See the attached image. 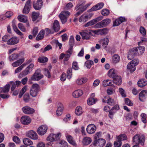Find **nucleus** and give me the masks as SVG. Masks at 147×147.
Returning <instances> with one entry per match:
<instances>
[{
  "instance_id": "obj_1",
  "label": "nucleus",
  "mask_w": 147,
  "mask_h": 147,
  "mask_svg": "<svg viewBox=\"0 0 147 147\" xmlns=\"http://www.w3.org/2000/svg\"><path fill=\"white\" fill-rule=\"evenodd\" d=\"M69 48L66 52L65 57L64 58V61H67L73 52V46L74 45V37L73 36H70L69 41Z\"/></svg>"
},
{
  "instance_id": "obj_2",
  "label": "nucleus",
  "mask_w": 147,
  "mask_h": 147,
  "mask_svg": "<svg viewBox=\"0 0 147 147\" xmlns=\"http://www.w3.org/2000/svg\"><path fill=\"white\" fill-rule=\"evenodd\" d=\"M145 137L144 135L137 134L133 138V141L137 144L134 146L133 147H139L138 145L140 143L142 145H144L145 141Z\"/></svg>"
},
{
  "instance_id": "obj_3",
  "label": "nucleus",
  "mask_w": 147,
  "mask_h": 147,
  "mask_svg": "<svg viewBox=\"0 0 147 147\" xmlns=\"http://www.w3.org/2000/svg\"><path fill=\"white\" fill-rule=\"evenodd\" d=\"M90 5L91 3H88L85 5L82 4L78 5L76 7L75 9L78 11L75 14V16H78L80 15L86 10Z\"/></svg>"
},
{
  "instance_id": "obj_4",
  "label": "nucleus",
  "mask_w": 147,
  "mask_h": 147,
  "mask_svg": "<svg viewBox=\"0 0 147 147\" xmlns=\"http://www.w3.org/2000/svg\"><path fill=\"white\" fill-rule=\"evenodd\" d=\"M111 21L110 19L107 18L103 20L101 22L97 23L95 26L96 28H101L106 27L111 22Z\"/></svg>"
},
{
  "instance_id": "obj_5",
  "label": "nucleus",
  "mask_w": 147,
  "mask_h": 147,
  "mask_svg": "<svg viewBox=\"0 0 147 147\" xmlns=\"http://www.w3.org/2000/svg\"><path fill=\"white\" fill-rule=\"evenodd\" d=\"M34 66V65L33 63L30 64L24 70L19 74V77H21L22 76L27 75L29 73H30L32 70V68Z\"/></svg>"
},
{
  "instance_id": "obj_6",
  "label": "nucleus",
  "mask_w": 147,
  "mask_h": 147,
  "mask_svg": "<svg viewBox=\"0 0 147 147\" xmlns=\"http://www.w3.org/2000/svg\"><path fill=\"white\" fill-rule=\"evenodd\" d=\"M70 14V13L67 11H63L61 12L59 15V17L63 24L66 22L67 20V18Z\"/></svg>"
},
{
  "instance_id": "obj_7",
  "label": "nucleus",
  "mask_w": 147,
  "mask_h": 147,
  "mask_svg": "<svg viewBox=\"0 0 147 147\" xmlns=\"http://www.w3.org/2000/svg\"><path fill=\"white\" fill-rule=\"evenodd\" d=\"M61 136V134L59 133L57 134H51L47 138V140L48 141L53 142L59 140Z\"/></svg>"
},
{
  "instance_id": "obj_8",
  "label": "nucleus",
  "mask_w": 147,
  "mask_h": 147,
  "mask_svg": "<svg viewBox=\"0 0 147 147\" xmlns=\"http://www.w3.org/2000/svg\"><path fill=\"white\" fill-rule=\"evenodd\" d=\"M139 63L138 60H132L127 65V67L128 69H130L131 72H132L135 71L136 68L135 66L137 65Z\"/></svg>"
},
{
  "instance_id": "obj_9",
  "label": "nucleus",
  "mask_w": 147,
  "mask_h": 147,
  "mask_svg": "<svg viewBox=\"0 0 147 147\" xmlns=\"http://www.w3.org/2000/svg\"><path fill=\"white\" fill-rule=\"evenodd\" d=\"M80 34L83 39L87 40L89 38L91 32L89 30H84L80 32Z\"/></svg>"
},
{
  "instance_id": "obj_10",
  "label": "nucleus",
  "mask_w": 147,
  "mask_h": 147,
  "mask_svg": "<svg viewBox=\"0 0 147 147\" xmlns=\"http://www.w3.org/2000/svg\"><path fill=\"white\" fill-rule=\"evenodd\" d=\"M43 77V75L41 74L39 70L37 69L36 71L34 74L31 77V79L32 80L38 81L42 78Z\"/></svg>"
},
{
  "instance_id": "obj_11",
  "label": "nucleus",
  "mask_w": 147,
  "mask_h": 147,
  "mask_svg": "<svg viewBox=\"0 0 147 147\" xmlns=\"http://www.w3.org/2000/svg\"><path fill=\"white\" fill-rule=\"evenodd\" d=\"M106 143L105 140L103 139H99L95 140L93 144L97 147H102L104 146Z\"/></svg>"
},
{
  "instance_id": "obj_12",
  "label": "nucleus",
  "mask_w": 147,
  "mask_h": 147,
  "mask_svg": "<svg viewBox=\"0 0 147 147\" xmlns=\"http://www.w3.org/2000/svg\"><path fill=\"white\" fill-rule=\"evenodd\" d=\"M96 129L95 125L93 124H90L88 125L86 128V131L88 134H92L94 133Z\"/></svg>"
},
{
  "instance_id": "obj_13",
  "label": "nucleus",
  "mask_w": 147,
  "mask_h": 147,
  "mask_svg": "<svg viewBox=\"0 0 147 147\" xmlns=\"http://www.w3.org/2000/svg\"><path fill=\"white\" fill-rule=\"evenodd\" d=\"M104 5V4L103 3L101 2L98 3L93 6L90 9L88 10V11L89 12H92L100 10L103 7Z\"/></svg>"
},
{
  "instance_id": "obj_14",
  "label": "nucleus",
  "mask_w": 147,
  "mask_h": 147,
  "mask_svg": "<svg viewBox=\"0 0 147 147\" xmlns=\"http://www.w3.org/2000/svg\"><path fill=\"white\" fill-rule=\"evenodd\" d=\"M47 127L46 125H42L38 129L37 131L38 134L40 135H43L46 132Z\"/></svg>"
},
{
  "instance_id": "obj_15",
  "label": "nucleus",
  "mask_w": 147,
  "mask_h": 147,
  "mask_svg": "<svg viewBox=\"0 0 147 147\" xmlns=\"http://www.w3.org/2000/svg\"><path fill=\"white\" fill-rule=\"evenodd\" d=\"M23 112L26 114H33L34 112V109L28 106H26L22 108Z\"/></svg>"
},
{
  "instance_id": "obj_16",
  "label": "nucleus",
  "mask_w": 147,
  "mask_h": 147,
  "mask_svg": "<svg viewBox=\"0 0 147 147\" xmlns=\"http://www.w3.org/2000/svg\"><path fill=\"white\" fill-rule=\"evenodd\" d=\"M26 136L32 139L36 140L38 138V136L37 134L33 130H30L28 132Z\"/></svg>"
},
{
  "instance_id": "obj_17",
  "label": "nucleus",
  "mask_w": 147,
  "mask_h": 147,
  "mask_svg": "<svg viewBox=\"0 0 147 147\" xmlns=\"http://www.w3.org/2000/svg\"><path fill=\"white\" fill-rule=\"evenodd\" d=\"M20 121L23 124L28 125L31 122V119L28 116L25 115L21 117Z\"/></svg>"
},
{
  "instance_id": "obj_18",
  "label": "nucleus",
  "mask_w": 147,
  "mask_h": 147,
  "mask_svg": "<svg viewBox=\"0 0 147 147\" xmlns=\"http://www.w3.org/2000/svg\"><path fill=\"white\" fill-rule=\"evenodd\" d=\"M108 31V30L107 28H104L96 30L94 31V32L98 35H105L107 34Z\"/></svg>"
},
{
  "instance_id": "obj_19",
  "label": "nucleus",
  "mask_w": 147,
  "mask_h": 147,
  "mask_svg": "<svg viewBox=\"0 0 147 147\" xmlns=\"http://www.w3.org/2000/svg\"><path fill=\"white\" fill-rule=\"evenodd\" d=\"M126 21V20L125 18L121 17L115 20V22H113V26H118L122 22H124Z\"/></svg>"
},
{
  "instance_id": "obj_20",
  "label": "nucleus",
  "mask_w": 147,
  "mask_h": 147,
  "mask_svg": "<svg viewBox=\"0 0 147 147\" xmlns=\"http://www.w3.org/2000/svg\"><path fill=\"white\" fill-rule=\"evenodd\" d=\"M42 1L41 0H38L36 2H33V5L34 9L36 10L40 9L42 5Z\"/></svg>"
},
{
  "instance_id": "obj_21",
  "label": "nucleus",
  "mask_w": 147,
  "mask_h": 147,
  "mask_svg": "<svg viewBox=\"0 0 147 147\" xmlns=\"http://www.w3.org/2000/svg\"><path fill=\"white\" fill-rule=\"evenodd\" d=\"M18 39L15 37H13L7 41V44L8 45H14L18 43Z\"/></svg>"
},
{
  "instance_id": "obj_22",
  "label": "nucleus",
  "mask_w": 147,
  "mask_h": 147,
  "mask_svg": "<svg viewBox=\"0 0 147 147\" xmlns=\"http://www.w3.org/2000/svg\"><path fill=\"white\" fill-rule=\"evenodd\" d=\"M101 19V18L99 17L97 18L96 19L92 20L84 25V26L86 27L91 26L95 24L97 22Z\"/></svg>"
},
{
  "instance_id": "obj_23",
  "label": "nucleus",
  "mask_w": 147,
  "mask_h": 147,
  "mask_svg": "<svg viewBox=\"0 0 147 147\" xmlns=\"http://www.w3.org/2000/svg\"><path fill=\"white\" fill-rule=\"evenodd\" d=\"M133 48L137 55L142 54L144 53L145 50L144 47L142 46H140Z\"/></svg>"
},
{
  "instance_id": "obj_24",
  "label": "nucleus",
  "mask_w": 147,
  "mask_h": 147,
  "mask_svg": "<svg viewBox=\"0 0 147 147\" xmlns=\"http://www.w3.org/2000/svg\"><path fill=\"white\" fill-rule=\"evenodd\" d=\"M59 106L58 107L56 111V115L58 116L62 115L63 109V107L61 103H59Z\"/></svg>"
},
{
  "instance_id": "obj_25",
  "label": "nucleus",
  "mask_w": 147,
  "mask_h": 147,
  "mask_svg": "<svg viewBox=\"0 0 147 147\" xmlns=\"http://www.w3.org/2000/svg\"><path fill=\"white\" fill-rule=\"evenodd\" d=\"M87 81L86 78H79L76 80V83L78 85H81L85 83Z\"/></svg>"
},
{
  "instance_id": "obj_26",
  "label": "nucleus",
  "mask_w": 147,
  "mask_h": 147,
  "mask_svg": "<svg viewBox=\"0 0 147 147\" xmlns=\"http://www.w3.org/2000/svg\"><path fill=\"white\" fill-rule=\"evenodd\" d=\"M113 80V82L116 85H119L121 84L122 80L120 76H117Z\"/></svg>"
},
{
  "instance_id": "obj_27",
  "label": "nucleus",
  "mask_w": 147,
  "mask_h": 147,
  "mask_svg": "<svg viewBox=\"0 0 147 147\" xmlns=\"http://www.w3.org/2000/svg\"><path fill=\"white\" fill-rule=\"evenodd\" d=\"M146 91L145 90L142 91L139 94V99L141 101H143L146 95Z\"/></svg>"
},
{
  "instance_id": "obj_28",
  "label": "nucleus",
  "mask_w": 147,
  "mask_h": 147,
  "mask_svg": "<svg viewBox=\"0 0 147 147\" xmlns=\"http://www.w3.org/2000/svg\"><path fill=\"white\" fill-rule=\"evenodd\" d=\"M60 29V26L59 22L58 20H55L53 23V29L55 32H58Z\"/></svg>"
},
{
  "instance_id": "obj_29",
  "label": "nucleus",
  "mask_w": 147,
  "mask_h": 147,
  "mask_svg": "<svg viewBox=\"0 0 147 147\" xmlns=\"http://www.w3.org/2000/svg\"><path fill=\"white\" fill-rule=\"evenodd\" d=\"M147 81L144 79H140L138 82V85L140 87H142L147 84Z\"/></svg>"
},
{
  "instance_id": "obj_30",
  "label": "nucleus",
  "mask_w": 147,
  "mask_h": 147,
  "mask_svg": "<svg viewBox=\"0 0 147 147\" xmlns=\"http://www.w3.org/2000/svg\"><path fill=\"white\" fill-rule=\"evenodd\" d=\"M45 34V31L43 30H42L39 32L36 38L37 40H39L42 39L44 36Z\"/></svg>"
},
{
  "instance_id": "obj_31",
  "label": "nucleus",
  "mask_w": 147,
  "mask_h": 147,
  "mask_svg": "<svg viewBox=\"0 0 147 147\" xmlns=\"http://www.w3.org/2000/svg\"><path fill=\"white\" fill-rule=\"evenodd\" d=\"M24 58L20 59L13 63L12 65L13 67H18L21 64L24 62Z\"/></svg>"
},
{
  "instance_id": "obj_32",
  "label": "nucleus",
  "mask_w": 147,
  "mask_h": 147,
  "mask_svg": "<svg viewBox=\"0 0 147 147\" xmlns=\"http://www.w3.org/2000/svg\"><path fill=\"white\" fill-rule=\"evenodd\" d=\"M24 144L26 146H30L33 145V143L32 141L30 139L25 138L23 140Z\"/></svg>"
},
{
  "instance_id": "obj_33",
  "label": "nucleus",
  "mask_w": 147,
  "mask_h": 147,
  "mask_svg": "<svg viewBox=\"0 0 147 147\" xmlns=\"http://www.w3.org/2000/svg\"><path fill=\"white\" fill-rule=\"evenodd\" d=\"M92 142V140L90 137H85L82 141L83 144L84 145H88L90 144Z\"/></svg>"
},
{
  "instance_id": "obj_34",
  "label": "nucleus",
  "mask_w": 147,
  "mask_h": 147,
  "mask_svg": "<svg viewBox=\"0 0 147 147\" xmlns=\"http://www.w3.org/2000/svg\"><path fill=\"white\" fill-rule=\"evenodd\" d=\"M108 75L110 77L112 78L113 79L117 76L115 74V70L113 69H112L109 71Z\"/></svg>"
},
{
  "instance_id": "obj_35",
  "label": "nucleus",
  "mask_w": 147,
  "mask_h": 147,
  "mask_svg": "<svg viewBox=\"0 0 147 147\" xmlns=\"http://www.w3.org/2000/svg\"><path fill=\"white\" fill-rule=\"evenodd\" d=\"M109 42V39L107 38H105L102 40L101 43L102 44V46L104 48H106L108 45Z\"/></svg>"
},
{
  "instance_id": "obj_36",
  "label": "nucleus",
  "mask_w": 147,
  "mask_h": 147,
  "mask_svg": "<svg viewBox=\"0 0 147 147\" xmlns=\"http://www.w3.org/2000/svg\"><path fill=\"white\" fill-rule=\"evenodd\" d=\"M120 60V57L118 55L115 54L112 57V61L113 63H118Z\"/></svg>"
},
{
  "instance_id": "obj_37",
  "label": "nucleus",
  "mask_w": 147,
  "mask_h": 147,
  "mask_svg": "<svg viewBox=\"0 0 147 147\" xmlns=\"http://www.w3.org/2000/svg\"><path fill=\"white\" fill-rule=\"evenodd\" d=\"M18 19L20 21L23 22H26L27 20V17L23 15H19L18 17Z\"/></svg>"
},
{
  "instance_id": "obj_38",
  "label": "nucleus",
  "mask_w": 147,
  "mask_h": 147,
  "mask_svg": "<svg viewBox=\"0 0 147 147\" xmlns=\"http://www.w3.org/2000/svg\"><path fill=\"white\" fill-rule=\"evenodd\" d=\"M18 54L14 53L11 55L9 57V60L10 61H13L17 59L19 57Z\"/></svg>"
},
{
  "instance_id": "obj_39",
  "label": "nucleus",
  "mask_w": 147,
  "mask_h": 147,
  "mask_svg": "<svg viewBox=\"0 0 147 147\" xmlns=\"http://www.w3.org/2000/svg\"><path fill=\"white\" fill-rule=\"evenodd\" d=\"M75 113L77 115H80L82 113V109L80 106L77 107L75 110Z\"/></svg>"
},
{
  "instance_id": "obj_40",
  "label": "nucleus",
  "mask_w": 147,
  "mask_h": 147,
  "mask_svg": "<svg viewBox=\"0 0 147 147\" xmlns=\"http://www.w3.org/2000/svg\"><path fill=\"white\" fill-rule=\"evenodd\" d=\"M82 94V91L78 90L74 91V97L78 98L81 96Z\"/></svg>"
},
{
  "instance_id": "obj_41",
  "label": "nucleus",
  "mask_w": 147,
  "mask_h": 147,
  "mask_svg": "<svg viewBox=\"0 0 147 147\" xmlns=\"http://www.w3.org/2000/svg\"><path fill=\"white\" fill-rule=\"evenodd\" d=\"M97 101L96 98H90L87 100V103L89 105H92L95 103Z\"/></svg>"
},
{
  "instance_id": "obj_42",
  "label": "nucleus",
  "mask_w": 147,
  "mask_h": 147,
  "mask_svg": "<svg viewBox=\"0 0 147 147\" xmlns=\"http://www.w3.org/2000/svg\"><path fill=\"white\" fill-rule=\"evenodd\" d=\"M112 83L111 81L109 80H105L102 82V85L105 87L111 86Z\"/></svg>"
},
{
  "instance_id": "obj_43",
  "label": "nucleus",
  "mask_w": 147,
  "mask_h": 147,
  "mask_svg": "<svg viewBox=\"0 0 147 147\" xmlns=\"http://www.w3.org/2000/svg\"><path fill=\"white\" fill-rule=\"evenodd\" d=\"M39 15V13L36 12H33L32 14V20L33 21H35L38 18Z\"/></svg>"
},
{
  "instance_id": "obj_44",
  "label": "nucleus",
  "mask_w": 147,
  "mask_h": 147,
  "mask_svg": "<svg viewBox=\"0 0 147 147\" xmlns=\"http://www.w3.org/2000/svg\"><path fill=\"white\" fill-rule=\"evenodd\" d=\"M117 139L118 140L121 142L127 139V136L125 134H121L117 137Z\"/></svg>"
},
{
  "instance_id": "obj_45",
  "label": "nucleus",
  "mask_w": 147,
  "mask_h": 147,
  "mask_svg": "<svg viewBox=\"0 0 147 147\" xmlns=\"http://www.w3.org/2000/svg\"><path fill=\"white\" fill-rule=\"evenodd\" d=\"M107 103L109 105L112 106L115 104V102L113 99L109 97L107 99Z\"/></svg>"
},
{
  "instance_id": "obj_46",
  "label": "nucleus",
  "mask_w": 147,
  "mask_h": 147,
  "mask_svg": "<svg viewBox=\"0 0 147 147\" xmlns=\"http://www.w3.org/2000/svg\"><path fill=\"white\" fill-rule=\"evenodd\" d=\"M38 61L40 63H45L48 61V59L45 57H42L39 58Z\"/></svg>"
},
{
  "instance_id": "obj_47",
  "label": "nucleus",
  "mask_w": 147,
  "mask_h": 147,
  "mask_svg": "<svg viewBox=\"0 0 147 147\" xmlns=\"http://www.w3.org/2000/svg\"><path fill=\"white\" fill-rule=\"evenodd\" d=\"M94 64L93 61L91 60H88L85 63V65L88 68H90L91 65Z\"/></svg>"
},
{
  "instance_id": "obj_48",
  "label": "nucleus",
  "mask_w": 147,
  "mask_h": 147,
  "mask_svg": "<svg viewBox=\"0 0 147 147\" xmlns=\"http://www.w3.org/2000/svg\"><path fill=\"white\" fill-rule=\"evenodd\" d=\"M25 64H22L17 68L15 71V74L18 73L20 72L25 66Z\"/></svg>"
},
{
  "instance_id": "obj_49",
  "label": "nucleus",
  "mask_w": 147,
  "mask_h": 147,
  "mask_svg": "<svg viewBox=\"0 0 147 147\" xmlns=\"http://www.w3.org/2000/svg\"><path fill=\"white\" fill-rule=\"evenodd\" d=\"M67 77L68 79H70L72 75V70L71 68H69L67 72Z\"/></svg>"
},
{
  "instance_id": "obj_50",
  "label": "nucleus",
  "mask_w": 147,
  "mask_h": 147,
  "mask_svg": "<svg viewBox=\"0 0 147 147\" xmlns=\"http://www.w3.org/2000/svg\"><path fill=\"white\" fill-rule=\"evenodd\" d=\"M140 116L141 118V120L144 123H146V115L144 113H142Z\"/></svg>"
},
{
  "instance_id": "obj_51",
  "label": "nucleus",
  "mask_w": 147,
  "mask_h": 147,
  "mask_svg": "<svg viewBox=\"0 0 147 147\" xmlns=\"http://www.w3.org/2000/svg\"><path fill=\"white\" fill-rule=\"evenodd\" d=\"M10 85L9 84H7L4 88H1L2 89V92L6 93L9 91L10 88Z\"/></svg>"
},
{
  "instance_id": "obj_52",
  "label": "nucleus",
  "mask_w": 147,
  "mask_h": 147,
  "mask_svg": "<svg viewBox=\"0 0 147 147\" xmlns=\"http://www.w3.org/2000/svg\"><path fill=\"white\" fill-rule=\"evenodd\" d=\"M114 145L115 147H120L122 145V142L118 140L117 141H115Z\"/></svg>"
},
{
  "instance_id": "obj_53",
  "label": "nucleus",
  "mask_w": 147,
  "mask_h": 147,
  "mask_svg": "<svg viewBox=\"0 0 147 147\" xmlns=\"http://www.w3.org/2000/svg\"><path fill=\"white\" fill-rule=\"evenodd\" d=\"M116 112V111H114L111 109V110L109 111V117L111 119H113V116Z\"/></svg>"
},
{
  "instance_id": "obj_54",
  "label": "nucleus",
  "mask_w": 147,
  "mask_h": 147,
  "mask_svg": "<svg viewBox=\"0 0 147 147\" xmlns=\"http://www.w3.org/2000/svg\"><path fill=\"white\" fill-rule=\"evenodd\" d=\"M67 140L68 142L73 145H74V141L73 140V138L70 135H68L67 136Z\"/></svg>"
},
{
  "instance_id": "obj_55",
  "label": "nucleus",
  "mask_w": 147,
  "mask_h": 147,
  "mask_svg": "<svg viewBox=\"0 0 147 147\" xmlns=\"http://www.w3.org/2000/svg\"><path fill=\"white\" fill-rule=\"evenodd\" d=\"M38 92V91L34 90L33 89H31L30 93V95L33 97H35L36 96L37 93Z\"/></svg>"
},
{
  "instance_id": "obj_56",
  "label": "nucleus",
  "mask_w": 147,
  "mask_h": 147,
  "mask_svg": "<svg viewBox=\"0 0 147 147\" xmlns=\"http://www.w3.org/2000/svg\"><path fill=\"white\" fill-rule=\"evenodd\" d=\"M18 27L22 31L25 32L26 29L22 23H19L18 24Z\"/></svg>"
},
{
  "instance_id": "obj_57",
  "label": "nucleus",
  "mask_w": 147,
  "mask_h": 147,
  "mask_svg": "<svg viewBox=\"0 0 147 147\" xmlns=\"http://www.w3.org/2000/svg\"><path fill=\"white\" fill-rule=\"evenodd\" d=\"M109 11L106 9H103L101 12L102 14L104 16H107L109 14Z\"/></svg>"
},
{
  "instance_id": "obj_58",
  "label": "nucleus",
  "mask_w": 147,
  "mask_h": 147,
  "mask_svg": "<svg viewBox=\"0 0 147 147\" xmlns=\"http://www.w3.org/2000/svg\"><path fill=\"white\" fill-rule=\"evenodd\" d=\"M79 22H85L87 21L84 15H83L81 16L79 20Z\"/></svg>"
},
{
  "instance_id": "obj_59",
  "label": "nucleus",
  "mask_w": 147,
  "mask_h": 147,
  "mask_svg": "<svg viewBox=\"0 0 147 147\" xmlns=\"http://www.w3.org/2000/svg\"><path fill=\"white\" fill-rule=\"evenodd\" d=\"M125 102L126 104L130 106H132L133 103L129 99L126 98L125 99Z\"/></svg>"
},
{
  "instance_id": "obj_60",
  "label": "nucleus",
  "mask_w": 147,
  "mask_h": 147,
  "mask_svg": "<svg viewBox=\"0 0 147 147\" xmlns=\"http://www.w3.org/2000/svg\"><path fill=\"white\" fill-rule=\"evenodd\" d=\"M45 31L46 36H48L49 34H52L54 33V31L50 30L48 28H46Z\"/></svg>"
},
{
  "instance_id": "obj_61",
  "label": "nucleus",
  "mask_w": 147,
  "mask_h": 147,
  "mask_svg": "<svg viewBox=\"0 0 147 147\" xmlns=\"http://www.w3.org/2000/svg\"><path fill=\"white\" fill-rule=\"evenodd\" d=\"M31 1L30 0H28L26 2L25 7L30 9L31 5Z\"/></svg>"
},
{
  "instance_id": "obj_62",
  "label": "nucleus",
  "mask_w": 147,
  "mask_h": 147,
  "mask_svg": "<svg viewBox=\"0 0 147 147\" xmlns=\"http://www.w3.org/2000/svg\"><path fill=\"white\" fill-rule=\"evenodd\" d=\"M39 88V86L37 84H33L31 89L38 91Z\"/></svg>"
},
{
  "instance_id": "obj_63",
  "label": "nucleus",
  "mask_w": 147,
  "mask_h": 147,
  "mask_svg": "<svg viewBox=\"0 0 147 147\" xmlns=\"http://www.w3.org/2000/svg\"><path fill=\"white\" fill-rule=\"evenodd\" d=\"M30 99V96L29 94H25L24 96V99L26 102L28 101Z\"/></svg>"
},
{
  "instance_id": "obj_64",
  "label": "nucleus",
  "mask_w": 147,
  "mask_h": 147,
  "mask_svg": "<svg viewBox=\"0 0 147 147\" xmlns=\"http://www.w3.org/2000/svg\"><path fill=\"white\" fill-rule=\"evenodd\" d=\"M139 30L140 33L143 35H146V32L145 28L143 27H140Z\"/></svg>"
}]
</instances>
